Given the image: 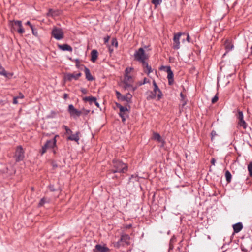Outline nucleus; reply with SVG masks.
<instances>
[{
	"instance_id": "1a4fd4ad",
	"label": "nucleus",
	"mask_w": 252,
	"mask_h": 252,
	"mask_svg": "<svg viewBox=\"0 0 252 252\" xmlns=\"http://www.w3.org/2000/svg\"><path fill=\"white\" fill-rule=\"evenodd\" d=\"M134 81L133 77L130 75H125V77L123 80V82L125 84L124 88L125 89L129 88L130 87H132V84Z\"/></svg>"
},
{
	"instance_id": "de8ad7c7",
	"label": "nucleus",
	"mask_w": 252,
	"mask_h": 252,
	"mask_svg": "<svg viewBox=\"0 0 252 252\" xmlns=\"http://www.w3.org/2000/svg\"><path fill=\"white\" fill-rule=\"evenodd\" d=\"M211 164L213 165H215V162H216V160L215 159V158H212L211 159Z\"/></svg>"
},
{
	"instance_id": "6e6d98bb",
	"label": "nucleus",
	"mask_w": 252,
	"mask_h": 252,
	"mask_svg": "<svg viewBox=\"0 0 252 252\" xmlns=\"http://www.w3.org/2000/svg\"><path fill=\"white\" fill-rule=\"evenodd\" d=\"M68 95L66 94H64V97L66 98L67 97Z\"/></svg>"
},
{
	"instance_id": "ddd939ff",
	"label": "nucleus",
	"mask_w": 252,
	"mask_h": 252,
	"mask_svg": "<svg viewBox=\"0 0 252 252\" xmlns=\"http://www.w3.org/2000/svg\"><path fill=\"white\" fill-rule=\"evenodd\" d=\"M166 69V71L167 73V78L168 80V83L170 85H171L173 83V73L171 69V67L170 66H165L164 67Z\"/></svg>"
},
{
	"instance_id": "4c0bfd02",
	"label": "nucleus",
	"mask_w": 252,
	"mask_h": 252,
	"mask_svg": "<svg viewBox=\"0 0 252 252\" xmlns=\"http://www.w3.org/2000/svg\"><path fill=\"white\" fill-rule=\"evenodd\" d=\"M132 70L131 68H126L125 70V75H129V73H130L131 71Z\"/></svg>"
},
{
	"instance_id": "a18cd8bd",
	"label": "nucleus",
	"mask_w": 252,
	"mask_h": 252,
	"mask_svg": "<svg viewBox=\"0 0 252 252\" xmlns=\"http://www.w3.org/2000/svg\"><path fill=\"white\" fill-rule=\"evenodd\" d=\"M18 97H15L13 99V103L14 104H17L18 103Z\"/></svg>"
},
{
	"instance_id": "20e7f679",
	"label": "nucleus",
	"mask_w": 252,
	"mask_h": 252,
	"mask_svg": "<svg viewBox=\"0 0 252 252\" xmlns=\"http://www.w3.org/2000/svg\"><path fill=\"white\" fill-rule=\"evenodd\" d=\"M117 98L122 101H126L127 104L132 103V95L130 93L126 94L125 95H123L119 91H115Z\"/></svg>"
},
{
	"instance_id": "7c9ffc66",
	"label": "nucleus",
	"mask_w": 252,
	"mask_h": 252,
	"mask_svg": "<svg viewBox=\"0 0 252 252\" xmlns=\"http://www.w3.org/2000/svg\"><path fill=\"white\" fill-rule=\"evenodd\" d=\"M162 2V0H152V3L155 5V7L160 4Z\"/></svg>"
},
{
	"instance_id": "a878e982",
	"label": "nucleus",
	"mask_w": 252,
	"mask_h": 252,
	"mask_svg": "<svg viewBox=\"0 0 252 252\" xmlns=\"http://www.w3.org/2000/svg\"><path fill=\"white\" fill-rule=\"evenodd\" d=\"M147 99L148 100L153 99L156 97V94H155L154 91H148L147 92Z\"/></svg>"
},
{
	"instance_id": "49530a36",
	"label": "nucleus",
	"mask_w": 252,
	"mask_h": 252,
	"mask_svg": "<svg viewBox=\"0 0 252 252\" xmlns=\"http://www.w3.org/2000/svg\"><path fill=\"white\" fill-rule=\"evenodd\" d=\"M26 25H29L31 29H32V28L33 27L32 25L31 24L30 21L27 22Z\"/></svg>"
},
{
	"instance_id": "37998d69",
	"label": "nucleus",
	"mask_w": 252,
	"mask_h": 252,
	"mask_svg": "<svg viewBox=\"0 0 252 252\" xmlns=\"http://www.w3.org/2000/svg\"><path fill=\"white\" fill-rule=\"evenodd\" d=\"M81 91L82 93L83 94H87V89H85V88H82V89H81Z\"/></svg>"
},
{
	"instance_id": "13d9d810",
	"label": "nucleus",
	"mask_w": 252,
	"mask_h": 252,
	"mask_svg": "<svg viewBox=\"0 0 252 252\" xmlns=\"http://www.w3.org/2000/svg\"><path fill=\"white\" fill-rule=\"evenodd\" d=\"M251 54H252V45L251 47Z\"/></svg>"
},
{
	"instance_id": "c9c22d12",
	"label": "nucleus",
	"mask_w": 252,
	"mask_h": 252,
	"mask_svg": "<svg viewBox=\"0 0 252 252\" xmlns=\"http://www.w3.org/2000/svg\"><path fill=\"white\" fill-rule=\"evenodd\" d=\"M148 82V79L146 78H144L143 81L142 82H139L138 85V86H141L143 84H145L147 83Z\"/></svg>"
},
{
	"instance_id": "393cba45",
	"label": "nucleus",
	"mask_w": 252,
	"mask_h": 252,
	"mask_svg": "<svg viewBox=\"0 0 252 252\" xmlns=\"http://www.w3.org/2000/svg\"><path fill=\"white\" fill-rule=\"evenodd\" d=\"M98 57V52L96 50H93L91 52V61L94 63Z\"/></svg>"
},
{
	"instance_id": "e433bc0d",
	"label": "nucleus",
	"mask_w": 252,
	"mask_h": 252,
	"mask_svg": "<svg viewBox=\"0 0 252 252\" xmlns=\"http://www.w3.org/2000/svg\"><path fill=\"white\" fill-rule=\"evenodd\" d=\"M121 245H122V242H120V240L114 244V246L116 248H119Z\"/></svg>"
},
{
	"instance_id": "79ce46f5",
	"label": "nucleus",
	"mask_w": 252,
	"mask_h": 252,
	"mask_svg": "<svg viewBox=\"0 0 252 252\" xmlns=\"http://www.w3.org/2000/svg\"><path fill=\"white\" fill-rule=\"evenodd\" d=\"M109 39H110V37L109 36H107L104 37V43L106 44L107 43H108V42L109 41Z\"/></svg>"
},
{
	"instance_id": "5fc2aeb1",
	"label": "nucleus",
	"mask_w": 252,
	"mask_h": 252,
	"mask_svg": "<svg viewBox=\"0 0 252 252\" xmlns=\"http://www.w3.org/2000/svg\"><path fill=\"white\" fill-rule=\"evenodd\" d=\"M96 106H97L98 107H99V104L96 101V100H95V102H94Z\"/></svg>"
},
{
	"instance_id": "0eeeda50",
	"label": "nucleus",
	"mask_w": 252,
	"mask_h": 252,
	"mask_svg": "<svg viewBox=\"0 0 252 252\" xmlns=\"http://www.w3.org/2000/svg\"><path fill=\"white\" fill-rule=\"evenodd\" d=\"M25 151L21 146L17 147L14 157L17 162L22 161L25 158Z\"/></svg>"
},
{
	"instance_id": "ea45409f",
	"label": "nucleus",
	"mask_w": 252,
	"mask_h": 252,
	"mask_svg": "<svg viewBox=\"0 0 252 252\" xmlns=\"http://www.w3.org/2000/svg\"><path fill=\"white\" fill-rule=\"evenodd\" d=\"M32 29V34H33L34 35H35V36H37L38 35V32H37V30H36L35 29H34L33 28V27L32 28V29Z\"/></svg>"
},
{
	"instance_id": "09e8293b",
	"label": "nucleus",
	"mask_w": 252,
	"mask_h": 252,
	"mask_svg": "<svg viewBox=\"0 0 252 252\" xmlns=\"http://www.w3.org/2000/svg\"><path fill=\"white\" fill-rule=\"evenodd\" d=\"M211 135H212V138H213L214 136H216L217 134H216V132H215V131H213L211 132Z\"/></svg>"
},
{
	"instance_id": "c85d7f7f",
	"label": "nucleus",
	"mask_w": 252,
	"mask_h": 252,
	"mask_svg": "<svg viewBox=\"0 0 252 252\" xmlns=\"http://www.w3.org/2000/svg\"><path fill=\"white\" fill-rule=\"evenodd\" d=\"M180 95L181 98V101L182 102V106H184L187 103V100H186V95L184 94L182 92L180 93Z\"/></svg>"
},
{
	"instance_id": "7ed1b4c3",
	"label": "nucleus",
	"mask_w": 252,
	"mask_h": 252,
	"mask_svg": "<svg viewBox=\"0 0 252 252\" xmlns=\"http://www.w3.org/2000/svg\"><path fill=\"white\" fill-rule=\"evenodd\" d=\"M10 24L12 30L14 31H17L19 33L23 34L25 32L21 21H11L10 22Z\"/></svg>"
},
{
	"instance_id": "c03bdc74",
	"label": "nucleus",
	"mask_w": 252,
	"mask_h": 252,
	"mask_svg": "<svg viewBox=\"0 0 252 252\" xmlns=\"http://www.w3.org/2000/svg\"><path fill=\"white\" fill-rule=\"evenodd\" d=\"M24 97V95L22 94H19V95L16 96V97H18V99H23Z\"/></svg>"
},
{
	"instance_id": "58836bf2",
	"label": "nucleus",
	"mask_w": 252,
	"mask_h": 252,
	"mask_svg": "<svg viewBox=\"0 0 252 252\" xmlns=\"http://www.w3.org/2000/svg\"><path fill=\"white\" fill-rule=\"evenodd\" d=\"M218 100V96L216 95H215L212 99V103H216L217 101Z\"/></svg>"
},
{
	"instance_id": "2f4dec72",
	"label": "nucleus",
	"mask_w": 252,
	"mask_h": 252,
	"mask_svg": "<svg viewBox=\"0 0 252 252\" xmlns=\"http://www.w3.org/2000/svg\"><path fill=\"white\" fill-rule=\"evenodd\" d=\"M248 170L249 171L250 176H252V162L249 164L248 166Z\"/></svg>"
},
{
	"instance_id": "4be33fe9",
	"label": "nucleus",
	"mask_w": 252,
	"mask_h": 252,
	"mask_svg": "<svg viewBox=\"0 0 252 252\" xmlns=\"http://www.w3.org/2000/svg\"><path fill=\"white\" fill-rule=\"evenodd\" d=\"M58 46L59 48L62 50L68 51L70 52H72V47L68 45V44H64L63 45L59 44Z\"/></svg>"
},
{
	"instance_id": "aec40b11",
	"label": "nucleus",
	"mask_w": 252,
	"mask_h": 252,
	"mask_svg": "<svg viewBox=\"0 0 252 252\" xmlns=\"http://www.w3.org/2000/svg\"><path fill=\"white\" fill-rule=\"evenodd\" d=\"M153 139L157 141L159 143L161 144V146H163L164 144V141L160 136V135L158 133L154 132L153 135Z\"/></svg>"
},
{
	"instance_id": "9d476101",
	"label": "nucleus",
	"mask_w": 252,
	"mask_h": 252,
	"mask_svg": "<svg viewBox=\"0 0 252 252\" xmlns=\"http://www.w3.org/2000/svg\"><path fill=\"white\" fill-rule=\"evenodd\" d=\"M185 33H182L181 32L174 34V36L173 37V48L174 49L177 50L180 48V43L179 41L180 37L182 34H184Z\"/></svg>"
},
{
	"instance_id": "f257e3e1",
	"label": "nucleus",
	"mask_w": 252,
	"mask_h": 252,
	"mask_svg": "<svg viewBox=\"0 0 252 252\" xmlns=\"http://www.w3.org/2000/svg\"><path fill=\"white\" fill-rule=\"evenodd\" d=\"M112 166L113 168L111 169V171L114 173L116 172L125 173L127 170V165L119 160H114Z\"/></svg>"
},
{
	"instance_id": "f03ea898",
	"label": "nucleus",
	"mask_w": 252,
	"mask_h": 252,
	"mask_svg": "<svg viewBox=\"0 0 252 252\" xmlns=\"http://www.w3.org/2000/svg\"><path fill=\"white\" fill-rule=\"evenodd\" d=\"M116 105L119 109V115L122 118L123 122H125L128 116L129 111L126 106H123L120 104L116 103Z\"/></svg>"
},
{
	"instance_id": "bb28decb",
	"label": "nucleus",
	"mask_w": 252,
	"mask_h": 252,
	"mask_svg": "<svg viewBox=\"0 0 252 252\" xmlns=\"http://www.w3.org/2000/svg\"><path fill=\"white\" fill-rule=\"evenodd\" d=\"M60 12L59 11L53 10V9H50L48 13V15L51 17H55L59 14Z\"/></svg>"
},
{
	"instance_id": "cd10ccee",
	"label": "nucleus",
	"mask_w": 252,
	"mask_h": 252,
	"mask_svg": "<svg viewBox=\"0 0 252 252\" xmlns=\"http://www.w3.org/2000/svg\"><path fill=\"white\" fill-rule=\"evenodd\" d=\"M96 98L92 96L86 97L83 98V100L85 101H89L91 103L95 102Z\"/></svg>"
},
{
	"instance_id": "6ab92c4d",
	"label": "nucleus",
	"mask_w": 252,
	"mask_h": 252,
	"mask_svg": "<svg viewBox=\"0 0 252 252\" xmlns=\"http://www.w3.org/2000/svg\"><path fill=\"white\" fill-rule=\"evenodd\" d=\"M79 132H77L75 134H71L69 136H68L67 138V140L70 141H74L78 143V141L79 140Z\"/></svg>"
},
{
	"instance_id": "dca6fc26",
	"label": "nucleus",
	"mask_w": 252,
	"mask_h": 252,
	"mask_svg": "<svg viewBox=\"0 0 252 252\" xmlns=\"http://www.w3.org/2000/svg\"><path fill=\"white\" fill-rule=\"evenodd\" d=\"M153 84L154 86L153 91L155 94H156V96H157L158 99H160L162 95V93L158 87L155 80L153 82Z\"/></svg>"
},
{
	"instance_id": "a19ab883",
	"label": "nucleus",
	"mask_w": 252,
	"mask_h": 252,
	"mask_svg": "<svg viewBox=\"0 0 252 252\" xmlns=\"http://www.w3.org/2000/svg\"><path fill=\"white\" fill-rule=\"evenodd\" d=\"M72 131L69 128L67 129V130L65 131V134L68 135V136L71 135L72 134Z\"/></svg>"
},
{
	"instance_id": "f3484780",
	"label": "nucleus",
	"mask_w": 252,
	"mask_h": 252,
	"mask_svg": "<svg viewBox=\"0 0 252 252\" xmlns=\"http://www.w3.org/2000/svg\"><path fill=\"white\" fill-rule=\"evenodd\" d=\"M224 46L226 52L224 54L223 56L225 55L227 52L231 50L234 47L231 41L229 40H225L224 43Z\"/></svg>"
},
{
	"instance_id": "2eb2a0df",
	"label": "nucleus",
	"mask_w": 252,
	"mask_h": 252,
	"mask_svg": "<svg viewBox=\"0 0 252 252\" xmlns=\"http://www.w3.org/2000/svg\"><path fill=\"white\" fill-rule=\"evenodd\" d=\"M94 252H109V249L104 245L97 244L93 250Z\"/></svg>"
},
{
	"instance_id": "4d7b16f0",
	"label": "nucleus",
	"mask_w": 252,
	"mask_h": 252,
	"mask_svg": "<svg viewBox=\"0 0 252 252\" xmlns=\"http://www.w3.org/2000/svg\"><path fill=\"white\" fill-rule=\"evenodd\" d=\"M109 51L110 52H112L113 51V49H111L110 47L109 48Z\"/></svg>"
},
{
	"instance_id": "3c124183",
	"label": "nucleus",
	"mask_w": 252,
	"mask_h": 252,
	"mask_svg": "<svg viewBox=\"0 0 252 252\" xmlns=\"http://www.w3.org/2000/svg\"><path fill=\"white\" fill-rule=\"evenodd\" d=\"M62 127L64 128L65 131L67 130V129L69 128L67 126H66L65 125L63 126Z\"/></svg>"
},
{
	"instance_id": "864d4df0",
	"label": "nucleus",
	"mask_w": 252,
	"mask_h": 252,
	"mask_svg": "<svg viewBox=\"0 0 252 252\" xmlns=\"http://www.w3.org/2000/svg\"><path fill=\"white\" fill-rule=\"evenodd\" d=\"M189 34H187V40L188 41V42H189Z\"/></svg>"
},
{
	"instance_id": "b1692460",
	"label": "nucleus",
	"mask_w": 252,
	"mask_h": 252,
	"mask_svg": "<svg viewBox=\"0 0 252 252\" xmlns=\"http://www.w3.org/2000/svg\"><path fill=\"white\" fill-rule=\"evenodd\" d=\"M243 228L242 224L241 222L237 223L236 224H235L233 226V228L234 230V231L235 233H238L240 232Z\"/></svg>"
},
{
	"instance_id": "412c9836",
	"label": "nucleus",
	"mask_w": 252,
	"mask_h": 252,
	"mask_svg": "<svg viewBox=\"0 0 252 252\" xmlns=\"http://www.w3.org/2000/svg\"><path fill=\"white\" fill-rule=\"evenodd\" d=\"M141 63L145 72L147 74H149L152 72V70L151 66L148 65V63L145 61L141 62Z\"/></svg>"
},
{
	"instance_id": "603ef678",
	"label": "nucleus",
	"mask_w": 252,
	"mask_h": 252,
	"mask_svg": "<svg viewBox=\"0 0 252 252\" xmlns=\"http://www.w3.org/2000/svg\"><path fill=\"white\" fill-rule=\"evenodd\" d=\"M62 127L64 128L65 131L67 130V129L69 128L67 126H66L65 125L63 126Z\"/></svg>"
},
{
	"instance_id": "a211bd4d",
	"label": "nucleus",
	"mask_w": 252,
	"mask_h": 252,
	"mask_svg": "<svg viewBox=\"0 0 252 252\" xmlns=\"http://www.w3.org/2000/svg\"><path fill=\"white\" fill-rule=\"evenodd\" d=\"M130 238L128 235L123 234L121 237L120 242H122L123 246L125 244L128 245L130 243Z\"/></svg>"
},
{
	"instance_id": "6e6552de",
	"label": "nucleus",
	"mask_w": 252,
	"mask_h": 252,
	"mask_svg": "<svg viewBox=\"0 0 252 252\" xmlns=\"http://www.w3.org/2000/svg\"><path fill=\"white\" fill-rule=\"evenodd\" d=\"M52 35L57 40H61L64 37V33L62 29L56 27L52 30Z\"/></svg>"
},
{
	"instance_id": "423d86ee",
	"label": "nucleus",
	"mask_w": 252,
	"mask_h": 252,
	"mask_svg": "<svg viewBox=\"0 0 252 252\" xmlns=\"http://www.w3.org/2000/svg\"><path fill=\"white\" fill-rule=\"evenodd\" d=\"M58 137V135H56L55 137L52 139L48 140L46 142L45 144L42 147L41 154L43 155L47 151V150L50 148H53L56 146V137Z\"/></svg>"
},
{
	"instance_id": "c756f323",
	"label": "nucleus",
	"mask_w": 252,
	"mask_h": 252,
	"mask_svg": "<svg viewBox=\"0 0 252 252\" xmlns=\"http://www.w3.org/2000/svg\"><path fill=\"white\" fill-rule=\"evenodd\" d=\"M225 177H226V180L227 181V182H228V183L230 182L231 180V177H232L230 172L228 170L226 171L225 172Z\"/></svg>"
},
{
	"instance_id": "9b49d317",
	"label": "nucleus",
	"mask_w": 252,
	"mask_h": 252,
	"mask_svg": "<svg viewBox=\"0 0 252 252\" xmlns=\"http://www.w3.org/2000/svg\"><path fill=\"white\" fill-rule=\"evenodd\" d=\"M237 118L238 119V126L243 127L245 129L247 127V125L243 119V114L242 111H239L237 115Z\"/></svg>"
},
{
	"instance_id": "473e14b6",
	"label": "nucleus",
	"mask_w": 252,
	"mask_h": 252,
	"mask_svg": "<svg viewBox=\"0 0 252 252\" xmlns=\"http://www.w3.org/2000/svg\"><path fill=\"white\" fill-rule=\"evenodd\" d=\"M48 202V201L46 198H43L41 199V200L39 203V206H43L45 203Z\"/></svg>"
},
{
	"instance_id": "f8f14e48",
	"label": "nucleus",
	"mask_w": 252,
	"mask_h": 252,
	"mask_svg": "<svg viewBox=\"0 0 252 252\" xmlns=\"http://www.w3.org/2000/svg\"><path fill=\"white\" fill-rule=\"evenodd\" d=\"M82 74L81 73H67L65 75L64 79L66 81H71L73 79L78 80V78L81 76Z\"/></svg>"
},
{
	"instance_id": "8fccbe9b",
	"label": "nucleus",
	"mask_w": 252,
	"mask_h": 252,
	"mask_svg": "<svg viewBox=\"0 0 252 252\" xmlns=\"http://www.w3.org/2000/svg\"><path fill=\"white\" fill-rule=\"evenodd\" d=\"M129 88H131V90L132 91H134L137 88L136 87H133L132 86V87H130Z\"/></svg>"
},
{
	"instance_id": "f704fd0d",
	"label": "nucleus",
	"mask_w": 252,
	"mask_h": 252,
	"mask_svg": "<svg viewBox=\"0 0 252 252\" xmlns=\"http://www.w3.org/2000/svg\"><path fill=\"white\" fill-rule=\"evenodd\" d=\"M0 74L3 76H6L5 70L1 66H0Z\"/></svg>"
},
{
	"instance_id": "72a5a7b5",
	"label": "nucleus",
	"mask_w": 252,
	"mask_h": 252,
	"mask_svg": "<svg viewBox=\"0 0 252 252\" xmlns=\"http://www.w3.org/2000/svg\"><path fill=\"white\" fill-rule=\"evenodd\" d=\"M111 44L115 47L118 46V42L116 38H113L111 40Z\"/></svg>"
},
{
	"instance_id": "5701e85b",
	"label": "nucleus",
	"mask_w": 252,
	"mask_h": 252,
	"mask_svg": "<svg viewBox=\"0 0 252 252\" xmlns=\"http://www.w3.org/2000/svg\"><path fill=\"white\" fill-rule=\"evenodd\" d=\"M84 72L85 74L86 78L88 81H93L94 80V78L90 73V70L86 67H85Z\"/></svg>"
},
{
	"instance_id": "39448f33",
	"label": "nucleus",
	"mask_w": 252,
	"mask_h": 252,
	"mask_svg": "<svg viewBox=\"0 0 252 252\" xmlns=\"http://www.w3.org/2000/svg\"><path fill=\"white\" fill-rule=\"evenodd\" d=\"M135 60L140 62H142L147 59V56L145 53V51L142 48H140L134 53Z\"/></svg>"
},
{
	"instance_id": "4468645a",
	"label": "nucleus",
	"mask_w": 252,
	"mask_h": 252,
	"mask_svg": "<svg viewBox=\"0 0 252 252\" xmlns=\"http://www.w3.org/2000/svg\"><path fill=\"white\" fill-rule=\"evenodd\" d=\"M68 111L71 116L74 118L76 116L78 117L81 114V112L75 109L72 104L69 105Z\"/></svg>"
}]
</instances>
